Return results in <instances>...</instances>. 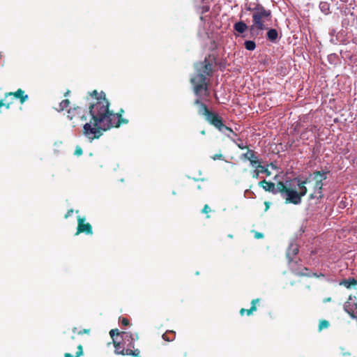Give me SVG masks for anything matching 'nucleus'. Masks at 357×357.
<instances>
[{
    "mask_svg": "<svg viewBox=\"0 0 357 357\" xmlns=\"http://www.w3.org/2000/svg\"><path fill=\"white\" fill-rule=\"evenodd\" d=\"M326 172L324 171H317L314 172L313 177L312 176L311 179L312 178L315 182L313 187V192L309 195L310 199H320L323 198V181L326 179Z\"/></svg>",
    "mask_w": 357,
    "mask_h": 357,
    "instance_id": "6",
    "label": "nucleus"
},
{
    "mask_svg": "<svg viewBox=\"0 0 357 357\" xmlns=\"http://www.w3.org/2000/svg\"><path fill=\"white\" fill-rule=\"evenodd\" d=\"M82 119H84V120H86V118L84 116H82Z\"/></svg>",
    "mask_w": 357,
    "mask_h": 357,
    "instance_id": "44",
    "label": "nucleus"
},
{
    "mask_svg": "<svg viewBox=\"0 0 357 357\" xmlns=\"http://www.w3.org/2000/svg\"><path fill=\"white\" fill-rule=\"evenodd\" d=\"M298 253V248L297 245L291 244L289 247L287 251V257L289 258V261L293 260V257L296 256Z\"/></svg>",
    "mask_w": 357,
    "mask_h": 357,
    "instance_id": "14",
    "label": "nucleus"
},
{
    "mask_svg": "<svg viewBox=\"0 0 357 357\" xmlns=\"http://www.w3.org/2000/svg\"><path fill=\"white\" fill-rule=\"evenodd\" d=\"M304 270H305V271H308V268H304Z\"/></svg>",
    "mask_w": 357,
    "mask_h": 357,
    "instance_id": "45",
    "label": "nucleus"
},
{
    "mask_svg": "<svg viewBox=\"0 0 357 357\" xmlns=\"http://www.w3.org/2000/svg\"><path fill=\"white\" fill-rule=\"evenodd\" d=\"M311 177L312 176L310 175L305 180H301L298 178L293 179V181L296 183L299 191L288 186L282 181L278 182L279 191L282 196L285 199V204H293L297 205L301 203L302 197L307 192V189L305 185L310 183Z\"/></svg>",
    "mask_w": 357,
    "mask_h": 357,
    "instance_id": "4",
    "label": "nucleus"
},
{
    "mask_svg": "<svg viewBox=\"0 0 357 357\" xmlns=\"http://www.w3.org/2000/svg\"><path fill=\"white\" fill-rule=\"evenodd\" d=\"M119 321L124 326H127L130 324L129 320L126 317H120Z\"/></svg>",
    "mask_w": 357,
    "mask_h": 357,
    "instance_id": "27",
    "label": "nucleus"
},
{
    "mask_svg": "<svg viewBox=\"0 0 357 357\" xmlns=\"http://www.w3.org/2000/svg\"><path fill=\"white\" fill-rule=\"evenodd\" d=\"M8 96H14L16 98H19L21 103L24 102L25 100L28 99V96L24 95V91L21 89H17L15 92L6 93L5 100L7 99Z\"/></svg>",
    "mask_w": 357,
    "mask_h": 357,
    "instance_id": "10",
    "label": "nucleus"
},
{
    "mask_svg": "<svg viewBox=\"0 0 357 357\" xmlns=\"http://www.w3.org/2000/svg\"><path fill=\"white\" fill-rule=\"evenodd\" d=\"M244 45L248 50L250 51L254 50L256 47V44L252 40H246L244 43Z\"/></svg>",
    "mask_w": 357,
    "mask_h": 357,
    "instance_id": "23",
    "label": "nucleus"
},
{
    "mask_svg": "<svg viewBox=\"0 0 357 357\" xmlns=\"http://www.w3.org/2000/svg\"><path fill=\"white\" fill-rule=\"evenodd\" d=\"M86 218L84 217H77V227L76 235L84 233L87 235L93 234L92 226L89 222H85Z\"/></svg>",
    "mask_w": 357,
    "mask_h": 357,
    "instance_id": "7",
    "label": "nucleus"
},
{
    "mask_svg": "<svg viewBox=\"0 0 357 357\" xmlns=\"http://www.w3.org/2000/svg\"><path fill=\"white\" fill-rule=\"evenodd\" d=\"M239 142H241V139H238ZM236 146L240 149H248V147L245 145H243V144L242 142H240V143H236Z\"/></svg>",
    "mask_w": 357,
    "mask_h": 357,
    "instance_id": "32",
    "label": "nucleus"
},
{
    "mask_svg": "<svg viewBox=\"0 0 357 357\" xmlns=\"http://www.w3.org/2000/svg\"><path fill=\"white\" fill-rule=\"evenodd\" d=\"M209 212H211V208L209 207V206L208 204H205L204 208L202 210V213L207 214Z\"/></svg>",
    "mask_w": 357,
    "mask_h": 357,
    "instance_id": "29",
    "label": "nucleus"
},
{
    "mask_svg": "<svg viewBox=\"0 0 357 357\" xmlns=\"http://www.w3.org/2000/svg\"><path fill=\"white\" fill-rule=\"evenodd\" d=\"M241 158L248 160L253 167L260 162L255 151L249 149H248V151L246 153L241 155Z\"/></svg>",
    "mask_w": 357,
    "mask_h": 357,
    "instance_id": "9",
    "label": "nucleus"
},
{
    "mask_svg": "<svg viewBox=\"0 0 357 357\" xmlns=\"http://www.w3.org/2000/svg\"><path fill=\"white\" fill-rule=\"evenodd\" d=\"M228 237H229V238H233V235H232V234H229V235H228Z\"/></svg>",
    "mask_w": 357,
    "mask_h": 357,
    "instance_id": "42",
    "label": "nucleus"
},
{
    "mask_svg": "<svg viewBox=\"0 0 357 357\" xmlns=\"http://www.w3.org/2000/svg\"><path fill=\"white\" fill-rule=\"evenodd\" d=\"M76 110V108H74L73 109H68V118L70 119V120H72L73 119V115L72 114Z\"/></svg>",
    "mask_w": 357,
    "mask_h": 357,
    "instance_id": "30",
    "label": "nucleus"
},
{
    "mask_svg": "<svg viewBox=\"0 0 357 357\" xmlns=\"http://www.w3.org/2000/svg\"><path fill=\"white\" fill-rule=\"evenodd\" d=\"M265 205H266V210H267L269 208V203L268 202H266Z\"/></svg>",
    "mask_w": 357,
    "mask_h": 357,
    "instance_id": "37",
    "label": "nucleus"
},
{
    "mask_svg": "<svg viewBox=\"0 0 357 357\" xmlns=\"http://www.w3.org/2000/svg\"><path fill=\"white\" fill-rule=\"evenodd\" d=\"M245 8L248 11L252 12V24L250 26L249 31L251 37L257 38L261 35V31L268 29L266 22L271 20L272 13L271 10L266 9L257 0L255 1L246 0Z\"/></svg>",
    "mask_w": 357,
    "mask_h": 357,
    "instance_id": "3",
    "label": "nucleus"
},
{
    "mask_svg": "<svg viewBox=\"0 0 357 357\" xmlns=\"http://www.w3.org/2000/svg\"><path fill=\"white\" fill-rule=\"evenodd\" d=\"M121 340H114V353L121 356H132L139 357L140 350L135 349L134 342L138 340L137 333L133 334L131 332L123 331L121 334Z\"/></svg>",
    "mask_w": 357,
    "mask_h": 357,
    "instance_id": "5",
    "label": "nucleus"
},
{
    "mask_svg": "<svg viewBox=\"0 0 357 357\" xmlns=\"http://www.w3.org/2000/svg\"><path fill=\"white\" fill-rule=\"evenodd\" d=\"M341 1L346 2L347 0H340Z\"/></svg>",
    "mask_w": 357,
    "mask_h": 357,
    "instance_id": "47",
    "label": "nucleus"
},
{
    "mask_svg": "<svg viewBox=\"0 0 357 357\" xmlns=\"http://www.w3.org/2000/svg\"><path fill=\"white\" fill-rule=\"evenodd\" d=\"M258 185L259 186L262 188L265 191L272 192L274 195L280 193L278 183L275 186V184L274 183L264 179L259 182Z\"/></svg>",
    "mask_w": 357,
    "mask_h": 357,
    "instance_id": "8",
    "label": "nucleus"
},
{
    "mask_svg": "<svg viewBox=\"0 0 357 357\" xmlns=\"http://www.w3.org/2000/svg\"><path fill=\"white\" fill-rule=\"evenodd\" d=\"M329 325L330 324L328 321L325 319L321 320L319 324V331L328 328Z\"/></svg>",
    "mask_w": 357,
    "mask_h": 357,
    "instance_id": "24",
    "label": "nucleus"
},
{
    "mask_svg": "<svg viewBox=\"0 0 357 357\" xmlns=\"http://www.w3.org/2000/svg\"><path fill=\"white\" fill-rule=\"evenodd\" d=\"M205 133H206L205 130H202V131H201V134H202V135H205Z\"/></svg>",
    "mask_w": 357,
    "mask_h": 357,
    "instance_id": "40",
    "label": "nucleus"
},
{
    "mask_svg": "<svg viewBox=\"0 0 357 357\" xmlns=\"http://www.w3.org/2000/svg\"><path fill=\"white\" fill-rule=\"evenodd\" d=\"M222 158H223V155H222V154H221V153H219V154H215V155L212 157V158H213L214 160H221V159H222Z\"/></svg>",
    "mask_w": 357,
    "mask_h": 357,
    "instance_id": "33",
    "label": "nucleus"
},
{
    "mask_svg": "<svg viewBox=\"0 0 357 357\" xmlns=\"http://www.w3.org/2000/svg\"><path fill=\"white\" fill-rule=\"evenodd\" d=\"M331 301V297H328V298H326L324 300V302L326 303V302H330Z\"/></svg>",
    "mask_w": 357,
    "mask_h": 357,
    "instance_id": "36",
    "label": "nucleus"
},
{
    "mask_svg": "<svg viewBox=\"0 0 357 357\" xmlns=\"http://www.w3.org/2000/svg\"><path fill=\"white\" fill-rule=\"evenodd\" d=\"M255 237L257 239L262 238L264 237V234L260 232H255Z\"/></svg>",
    "mask_w": 357,
    "mask_h": 357,
    "instance_id": "35",
    "label": "nucleus"
},
{
    "mask_svg": "<svg viewBox=\"0 0 357 357\" xmlns=\"http://www.w3.org/2000/svg\"><path fill=\"white\" fill-rule=\"evenodd\" d=\"M121 333L119 332V331L117 328L112 329L109 331V335L112 339V342L114 343V340H117V337L119 335L121 336Z\"/></svg>",
    "mask_w": 357,
    "mask_h": 357,
    "instance_id": "22",
    "label": "nucleus"
},
{
    "mask_svg": "<svg viewBox=\"0 0 357 357\" xmlns=\"http://www.w3.org/2000/svg\"><path fill=\"white\" fill-rule=\"evenodd\" d=\"M71 339H72V340H74V339H75V337H74V336H72V337H71Z\"/></svg>",
    "mask_w": 357,
    "mask_h": 357,
    "instance_id": "46",
    "label": "nucleus"
},
{
    "mask_svg": "<svg viewBox=\"0 0 357 357\" xmlns=\"http://www.w3.org/2000/svg\"><path fill=\"white\" fill-rule=\"evenodd\" d=\"M69 93H70V91L68 90V91H67L65 93L64 96H67L69 94Z\"/></svg>",
    "mask_w": 357,
    "mask_h": 357,
    "instance_id": "39",
    "label": "nucleus"
},
{
    "mask_svg": "<svg viewBox=\"0 0 357 357\" xmlns=\"http://www.w3.org/2000/svg\"><path fill=\"white\" fill-rule=\"evenodd\" d=\"M73 213V209H69V210H68L67 213L65 214L64 218L66 219H67L68 217L72 215Z\"/></svg>",
    "mask_w": 357,
    "mask_h": 357,
    "instance_id": "34",
    "label": "nucleus"
},
{
    "mask_svg": "<svg viewBox=\"0 0 357 357\" xmlns=\"http://www.w3.org/2000/svg\"><path fill=\"white\" fill-rule=\"evenodd\" d=\"M248 26L244 22L240 21L234 24V30L239 34L243 33L247 29H249Z\"/></svg>",
    "mask_w": 357,
    "mask_h": 357,
    "instance_id": "13",
    "label": "nucleus"
},
{
    "mask_svg": "<svg viewBox=\"0 0 357 357\" xmlns=\"http://www.w3.org/2000/svg\"><path fill=\"white\" fill-rule=\"evenodd\" d=\"M77 351L75 356L72 355L70 353H65L64 357H80L81 356H82L83 355V348H82V344H78L77 347Z\"/></svg>",
    "mask_w": 357,
    "mask_h": 357,
    "instance_id": "18",
    "label": "nucleus"
},
{
    "mask_svg": "<svg viewBox=\"0 0 357 357\" xmlns=\"http://www.w3.org/2000/svg\"><path fill=\"white\" fill-rule=\"evenodd\" d=\"M95 99L89 106L91 119L83 126V134L93 140L98 139L104 131L112 128H119L122 124H127L128 120L123 118V109L116 113L109 109V102L103 92L98 93L96 90L89 93Z\"/></svg>",
    "mask_w": 357,
    "mask_h": 357,
    "instance_id": "2",
    "label": "nucleus"
},
{
    "mask_svg": "<svg viewBox=\"0 0 357 357\" xmlns=\"http://www.w3.org/2000/svg\"><path fill=\"white\" fill-rule=\"evenodd\" d=\"M77 328L76 327L73 328V333H77L79 335H82L84 334H89L90 332V329H83L77 331Z\"/></svg>",
    "mask_w": 357,
    "mask_h": 357,
    "instance_id": "25",
    "label": "nucleus"
},
{
    "mask_svg": "<svg viewBox=\"0 0 357 357\" xmlns=\"http://www.w3.org/2000/svg\"><path fill=\"white\" fill-rule=\"evenodd\" d=\"M299 275H304V276H310L309 274H307V273H298Z\"/></svg>",
    "mask_w": 357,
    "mask_h": 357,
    "instance_id": "38",
    "label": "nucleus"
},
{
    "mask_svg": "<svg viewBox=\"0 0 357 357\" xmlns=\"http://www.w3.org/2000/svg\"><path fill=\"white\" fill-rule=\"evenodd\" d=\"M319 8L321 10V12L325 15H327L330 13V4L328 2H320Z\"/></svg>",
    "mask_w": 357,
    "mask_h": 357,
    "instance_id": "19",
    "label": "nucleus"
},
{
    "mask_svg": "<svg viewBox=\"0 0 357 357\" xmlns=\"http://www.w3.org/2000/svg\"><path fill=\"white\" fill-rule=\"evenodd\" d=\"M12 103V102H8L7 99L5 100H0V107L5 106L7 109L10 107V105Z\"/></svg>",
    "mask_w": 357,
    "mask_h": 357,
    "instance_id": "26",
    "label": "nucleus"
},
{
    "mask_svg": "<svg viewBox=\"0 0 357 357\" xmlns=\"http://www.w3.org/2000/svg\"><path fill=\"white\" fill-rule=\"evenodd\" d=\"M259 298H255V299H253L252 301H251V307L250 309H244V308H241L240 310V314L241 316H243L245 313L247 314V315L250 316L251 315L253 312H255L257 310V303H258L259 302Z\"/></svg>",
    "mask_w": 357,
    "mask_h": 357,
    "instance_id": "12",
    "label": "nucleus"
},
{
    "mask_svg": "<svg viewBox=\"0 0 357 357\" xmlns=\"http://www.w3.org/2000/svg\"><path fill=\"white\" fill-rule=\"evenodd\" d=\"M319 277H324L325 275L322 273H321L320 275H318Z\"/></svg>",
    "mask_w": 357,
    "mask_h": 357,
    "instance_id": "43",
    "label": "nucleus"
},
{
    "mask_svg": "<svg viewBox=\"0 0 357 357\" xmlns=\"http://www.w3.org/2000/svg\"><path fill=\"white\" fill-rule=\"evenodd\" d=\"M267 39L271 42H275L278 38V31L275 29H271L268 31L267 33Z\"/></svg>",
    "mask_w": 357,
    "mask_h": 357,
    "instance_id": "17",
    "label": "nucleus"
},
{
    "mask_svg": "<svg viewBox=\"0 0 357 357\" xmlns=\"http://www.w3.org/2000/svg\"><path fill=\"white\" fill-rule=\"evenodd\" d=\"M344 310L354 319H357V310H355V303L347 301L344 306Z\"/></svg>",
    "mask_w": 357,
    "mask_h": 357,
    "instance_id": "11",
    "label": "nucleus"
},
{
    "mask_svg": "<svg viewBox=\"0 0 357 357\" xmlns=\"http://www.w3.org/2000/svg\"><path fill=\"white\" fill-rule=\"evenodd\" d=\"M162 337L166 342H172L176 338V333L174 331H167Z\"/></svg>",
    "mask_w": 357,
    "mask_h": 357,
    "instance_id": "16",
    "label": "nucleus"
},
{
    "mask_svg": "<svg viewBox=\"0 0 357 357\" xmlns=\"http://www.w3.org/2000/svg\"><path fill=\"white\" fill-rule=\"evenodd\" d=\"M340 284L344 286L347 289H351L352 287L357 284V280L354 278L344 279L340 282Z\"/></svg>",
    "mask_w": 357,
    "mask_h": 357,
    "instance_id": "15",
    "label": "nucleus"
},
{
    "mask_svg": "<svg viewBox=\"0 0 357 357\" xmlns=\"http://www.w3.org/2000/svg\"><path fill=\"white\" fill-rule=\"evenodd\" d=\"M313 276L314 277H317V278H319L318 275L317 273H313Z\"/></svg>",
    "mask_w": 357,
    "mask_h": 357,
    "instance_id": "41",
    "label": "nucleus"
},
{
    "mask_svg": "<svg viewBox=\"0 0 357 357\" xmlns=\"http://www.w3.org/2000/svg\"><path fill=\"white\" fill-rule=\"evenodd\" d=\"M70 105V101L68 99L63 100L59 105V107L56 108L58 112H62L67 109Z\"/></svg>",
    "mask_w": 357,
    "mask_h": 357,
    "instance_id": "20",
    "label": "nucleus"
},
{
    "mask_svg": "<svg viewBox=\"0 0 357 357\" xmlns=\"http://www.w3.org/2000/svg\"><path fill=\"white\" fill-rule=\"evenodd\" d=\"M255 167L258 169L259 173L265 174L267 176L271 175V172L266 167L261 165V161Z\"/></svg>",
    "mask_w": 357,
    "mask_h": 357,
    "instance_id": "21",
    "label": "nucleus"
},
{
    "mask_svg": "<svg viewBox=\"0 0 357 357\" xmlns=\"http://www.w3.org/2000/svg\"><path fill=\"white\" fill-rule=\"evenodd\" d=\"M216 63V58L213 54H208L202 61L195 63V74L190 78V83L195 95L197 97L194 105L198 106L197 113L204 117L205 120L220 132L227 130L236 136L234 130L225 126L222 118L218 113L209 110L203 100H208L210 96L209 77L213 75V65Z\"/></svg>",
    "mask_w": 357,
    "mask_h": 357,
    "instance_id": "1",
    "label": "nucleus"
},
{
    "mask_svg": "<svg viewBox=\"0 0 357 357\" xmlns=\"http://www.w3.org/2000/svg\"><path fill=\"white\" fill-rule=\"evenodd\" d=\"M82 153H83L82 149L80 146H77L74 154L75 155L79 156L82 154Z\"/></svg>",
    "mask_w": 357,
    "mask_h": 357,
    "instance_id": "28",
    "label": "nucleus"
},
{
    "mask_svg": "<svg viewBox=\"0 0 357 357\" xmlns=\"http://www.w3.org/2000/svg\"><path fill=\"white\" fill-rule=\"evenodd\" d=\"M259 172L258 169L255 168V169L252 172V178L257 179L259 176Z\"/></svg>",
    "mask_w": 357,
    "mask_h": 357,
    "instance_id": "31",
    "label": "nucleus"
}]
</instances>
